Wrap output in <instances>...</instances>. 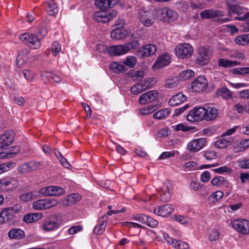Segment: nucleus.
Wrapping results in <instances>:
<instances>
[{
	"mask_svg": "<svg viewBox=\"0 0 249 249\" xmlns=\"http://www.w3.org/2000/svg\"><path fill=\"white\" fill-rule=\"evenodd\" d=\"M95 5L103 11L96 12L93 15L94 19L99 22L107 23L115 18L117 12L112 11L110 13L104 11L117 5L119 0H94Z\"/></svg>",
	"mask_w": 249,
	"mask_h": 249,
	"instance_id": "obj_1",
	"label": "nucleus"
},
{
	"mask_svg": "<svg viewBox=\"0 0 249 249\" xmlns=\"http://www.w3.org/2000/svg\"><path fill=\"white\" fill-rule=\"evenodd\" d=\"M47 33V28H43L39 33L36 34L25 33L20 36V39L34 49H38L41 46L40 38L44 36Z\"/></svg>",
	"mask_w": 249,
	"mask_h": 249,
	"instance_id": "obj_2",
	"label": "nucleus"
},
{
	"mask_svg": "<svg viewBox=\"0 0 249 249\" xmlns=\"http://www.w3.org/2000/svg\"><path fill=\"white\" fill-rule=\"evenodd\" d=\"M21 210V206L19 204L3 209L0 213V224H14L16 220V214L19 213Z\"/></svg>",
	"mask_w": 249,
	"mask_h": 249,
	"instance_id": "obj_3",
	"label": "nucleus"
},
{
	"mask_svg": "<svg viewBox=\"0 0 249 249\" xmlns=\"http://www.w3.org/2000/svg\"><path fill=\"white\" fill-rule=\"evenodd\" d=\"M61 224V216L57 214H53L49 215L44 220L40 228L43 231L49 232L58 229Z\"/></svg>",
	"mask_w": 249,
	"mask_h": 249,
	"instance_id": "obj_4",
	"label": "nucleus"
},
{
	"mask_svg": "<svg viewBox=\"0 0 249 249\" xmlns=\"http://www.w3.org/2000/svg\"><path fill=\"white\" fill-rule=\"evenodd\" d=\"M213 55V51L209 48L202 47L197 51L196 63L200 65H207Z\"/></svg>",
	"mask_w": 249,
	"mask_h": 249,
	"instance_id": "obj_5",
	"label": "nucleus"
},
{
	"mask_svg": "<svg viewBox=\"0 0 249 249\" xmlns=\"http://www.w3.org/2000/svg\"><path fill=\"white\" fill-rule=\"evenodd\" d=\"M174 51L176 55L182 59L189 58L193 55L194 53L193 47L188 43L178 45Z\"/></svg>",
	"mask_w": 249,
	"mask_h": 249,
	"instance_id": "obj_6",
	"label": "nucleus"
},
{
	"mask_svg": "<svg viewBox=\"0 0 249 249\" xmlns=\"http://www.w3.org/2000/svg\"><path fill=\"white\" fill-rule=\"evenodd\" d=\"M58 203V201L54 198L39 199L33 203V208L36 210L48 209L56 206Z\"/></svg>",
	"mask_w": 249,
	"mask_h": 249,
	"instance_id": "obj_7",
	"label": "nucleus"
},
{
	"mask_svg": "<svg viewBox=\"0 0 249 249\" xmlns=\"http://www.w3.org/2000/svg\"><path fill=\"white\" fill-rule=\"evenodd\" d=\"M187 119L190 122H198L205 120L204 107L194 108L188 113Z\"/></svg>",
	"mask_w": 249,
	"mask_h": 249,
	"instance_id": "obj_8",
	"label": "nucleus"
},
{
	"mask_svg": "<svg viewBox=\"0 0 249 249\" xmlns=\"http://www.w3.org/2000/svg\"><path fill=\"white\" fill-rule=\"evenodd\" d=\"M233 229L242 234L249 233V221L246 219H236L231 222Z\"/></svg>",
	"mask_w": 249,
	"mask_h": 249,
	"instance_id": "obj_9",
	"label": "nucleus"
},
{
	"mask_svg": "<svg viewBox=\"0 0 249 249\" xmlns=\"http://www.w3.org/2000/svg\"><path fill=\"white\" fill-rule=\"evenodd\" d=\"M139 18L142 23L147 27L151 26L155 21L153 13L144 9L140 10Z\"/></svg>",
	"mask_w": 249,
	"mask_h": 249,
	"instance_id": "obj_10",
	"label": "nucleus"
},
{
	"mask_svg": "<svg viewBox=\"0 0 249 249\" xmlns=\"http://www.w3.org/2000/svg\"><path fill=\"white\" fill-rule=\"evenodd\" d=\"M156 50L155 45L149 44L139 48L136 51L135 54L138 57L142 58L154 54Z\"/></svg>",
	"mask_w": 249,
	"mask_h": 249,
	"instance_id": "obj_11",
	"label": "nucleus"
},
{
	"mask_svg": "<svg viewBox=\"0 0 249 249\" xmlns=\"http://www.w3.org/2000/svg\"><path fill=\"white\" fill-rule=\"evenodd\" d=\"M159 93L156 90H152L142 94L139 102L142 105H145L155 102L158 98Z\"/></svg>",
	"mask_w": 249,
	"mask_h": 249,
	"instance_id": "obj_12",
	"label": "nucleus"
},
{
	"mask_svg": "<svg viewBox=\"0 0 249 249\" xmlns=\"http://www.w3.org/2000/svg\"><path fill=\"white\" fill-rule=\"evenodd\" d=\"M208 85L207 80L204 76H199L191 84V89L194 92H199L204 90Z\"/></svg>",
	"mask_w": 249,
	"mask_h": 249,
	"instance_id": "obj_13",
	"label": "nucleus"
},
{
	"mask_svg": "<svg viewBox=\"0 0 249 249\" xmlns=\"http://www.w3.org/2000/svg\"><path fill=\"white\" fill-rule=\"evenodd\" d=\"M40 193L45 196H59L64 193V190L62 188L51 186L42 188Z\"/></svg>",
	"mask_w": 249,
	"mask_h": 249,
	"instance_id": "obj_14",
	"label": "nucleus"
},
{
	"mask_svg": "<svg viewBox=\"0 0 249 249\" xmlns=\"http://www.w3.org/2000/svg\"><path fill=\"white\" fill-rule=\"evenodd\" d=\"M124 21V20H121L119 23L116 24L117 28L113 30L110 33L111 38L118 40L124 38L126 36V34L124 30H123Z\"/></svg>",
	"mask_w": 249,
	"mask_h": 249,
	"instance_id": "obj_15",
	"label": "nucleus"
},
{
	"mask_svg": "<svg viewBox=\"0 0 249 249\" xmlns=\"http://www.w3.org/2000/svg\"><path fill=\"white\" fill-rule=\"evenodd\" d=\"M18 184V181L14 178L0 179V191L12 189L17 187Z\"/></svg>",
	"mask_w": 249,
	"mask_h": 249,
	"instance_id": "obj_16",
	"label": "nucleus"
},
{
	"mask_svg": "<svg viewBox=\"0 0 249 249\" xmlns=\"http://www.w3.org/2000/svg\"><path fill=\"white\" fill-rule=\"evenodd\" d=\"M129 50V47L126 45H114L108 47V53L119 56L127 53Z\"/></svg>",
	"mask_w": 249,
	"mask_h": 249,
	"instance_id": "obj_17",
	"label": "nucleus"
},
{
	"mask_svg": "<svg viewBox=\"0 0 249 249\" xmlns=\"http://www.w3.org/2000/svg\"><path fill=\"white\" fill-rule=\"evenodd\" d=\"M171 55L165 53L158 57L153 67L156 69L161 68L168 65L171 62Z\"/></svg>",
	"mask_w": 249,
	"mask_h": 249,
	"instance_id": "obj_18",
	"label": "nucleus"
},
{
	"mask_svg": "<svg viewBox=\"0 0 249 249\" xmlns=\"http://www.w3.org/2000/svg\"><path fill=\"white\" fill-rule=\"evenodd\" d=\"M226 4L229 11V15L231 16L232 14H237L239 16L242 15L246 9L234 3L232 0H227Z\"/></svg>",
	"mask_w": 249,
	"mask_h": 249,
	"instance_id": "obj_19",
	"label": "nucleus"
},
{
	"mask_svg": "<svg viewBox=\"0 0 249 249\" xmlns=\"http://www.w3.org/2000/svg\"><path fill=\"white\" fill-rule=\"evenodd\" d=\"M224 16L222 11L214 9L204 10L200 13V16L202 19H210L218 18Z\"/></svg>",
	"mask_w": 249,
	"mask_h": 249,
	"instance_id": "obj_20",
	"label": "nucleus"
},
{
	"mask_svg": "<svg viewBox=\"0 0 249 249\" xmlns=\"http://www.w3.org/2000/svg\"><path fill=\"white\" fill-rule=\"evenodd\" d=\"M206 143L205 138H199L193 140L188 145L189 150L196 152L200 150Z\"/></svg>",
	"mask_w": 249,
	"mask_h": 249,
	"instance_id": "obj_21",
	"label": "nucleus"
},
{
	"mask_svg": "<svg viewBox=\"0 0 249 249\" xmlns=\"http://www.w3.org/2000/svg\"><path fill=\"white\" fill-rule=\"evenodd\" d=\"M14 140L13 134L9 132H6L0 137V148L7 149Z\"/></svg>",
	"mask_w": 249,
	"mask_h": 249,
	"instance_id": "obj_22",
	"label": "nucleus"
},
{
	"mask_svg": "<svg viewBox=\"0 0 249 249\" xmlns=\"http://www.w3.org/2000/svg\"><path fill=\"white\" fill-rule=\"evenodd\" d=\"M161 14L163 20L166 22H173L176 20L178 17L176 11L167 7L162 9Z\"/></svg>",
	"mask_w": 249,
	"mask_h": 249,
	"instance_id": "obj_23",
	"label": "nucleus"
},
{
	"mask_svg": "<svg viewBox=\"0 0 249 249\" xmlns=\"http://www.w3.org/2000/svg\"><path fill=\"white\" fill-rule=\"evenodd\" d=\"M218 115V109L213 106H208L204 107L205 120L211 121L215 120Z\"/></svg>",
	"mask_w": 249,
	"mask_h": 249,
	"instance_id": "obj_24",
	"label": "nucleus"
},
{
	"mask_svg": "<svg viewBox=\"0 0 249 249\" xmlns=\"http://www.w3.org/2000/svg\"><path fill=\"white\" fill-rule=\"evenodd\" d=\"M173 210L172 206L167 204L155 209L153 213L160 216L166 217L172 213Z\"/></svg>",
	"mask_w": 249,
	"mask_h": 249,
	"instance_id": "obj_25",
	"label": "nucleus"
},
{
	"mask_svg": "<svg viewBox=\"0 0 249 249\" xmlns=\"http://www.w3.org/2000/svg\"><path fill=\"white\" fill-rule=\"evenodd\" d=\"M221 138L215 142V146L219 148H224L231 145L234 140L232 137H227V136H223V135Z\"/></svg>",
	"mask_w": 249,
	"mask_h": 249,
	"instance_id": "obj_26",
	"label": "nucleus"
},
{
	"mask_svg": "<svg viewBox=\"0 0 249 249\" xmlns=\"http://www.w3.org/2000/svg\"><path fill=\"white\" fill-rule=\"evenodd\" d=\"M8 235L10 239L19 240L25 237V233L20 229L14 228L9 231Z\"/></svg>",
	"mask_w": 249,
	"mask_h": 249,
	"instance_id": "obj_27",
	"label": "nucleus"
},
{
	"mask_svg": "<svg viewBox=\"0 0 249 249\" xmlns=\"http://www.w3.org/2000/svg\"><path fill=\"white\" fill-rule=\"evenodd\" d=\"M42 216L43 214L40 213H30L24 215L23 221L26 223H31L38 221Z\"/></svg>",
	"mask_w": 249,
	"mask_h": 249,
	"instance_id": "obj_28",
	"label": "nucleus"
},
{
	"mask_svg": "<svg viewBox=\"0 0 249 249\" xmlns=\"http://www.w3.org/2000/svg\"><path fill=\"white\" fill-rule=\"evenodd\" d=\"M45 4L47 13L50 16H54L58 12L57 5L53 0H47Z\"/></svg>",
	"mask_w": 249,
	"mask_h": 249,
	"instance_id": "obj_29",
	"label": "nucleus"
},
{
	"mask_svg": "<svg viewBox=\"0 0 249 249\" xmlns=\"http://www.w3.org/2000/svg\"><path fill=\"white\" fill-rule=\"evenodd\" d=\"M186 100V97L182 93H178L173 96L169 101L171 106H178Z\"/></svg>",
	"mask_w": 249,
	"mask_h": 249,
	"instance_id": "obj_30",
	"label": "nucleus"
},
{
	"mask_svg": "<svg viewBox=\"0 0 249 249\" xmlns=\"http://www.w3.org/2000/svg\"><path fill=\"white\" fill-rule=\"evenodd\" d=\"M211 183L213 186L219 187H223L228 188L229 187L230 184L228 181L224 177L221 176H217L212 179Z\"/></svg>",
	"mask_w": 249,
	"mask_h": 249,
	"instance_id": "obj_31",
	"label": "nucleus"
},
{
	"mask_svg": "<svg viewBox=\"0 0 249 249\" xmlns=\"http://www.w3.org/2000/svg\"><path fill=\"white\" fill-rule=\"evenodd\" d=\"M218 66L223 68H229L240 65V62L225 58H220L217 61Z\"/></svg>",
	"mask_w": 249,
	"mask_h": 249,
	"instance_id": "obj_32",
	"label": "nucleus"
},
{
	"mask_svg": "<svg viewBox=\"0 0 249 249\" xmlns=\"http://www.w3.org/2000/svg\"><path fill=\"white\" fill-rule=\"evenodd\" d=\"M217 96H221L224 99L229 100L232 98V93L227 88L223 87L218 89L216 92Z\"/></svg>",
	"mask_w": 249,
	"mask_h": 249,
	"instance_id": "obj_33",
	"label": "nucleus"
},
{
	"mask_svg": "<svg viewBox=\"0 0 249 249\" xmlns=\"http://www.w3.org/2000/svg\"><path fill=\"white\" fill-rule=\"evenodd\" d=\"M29 53L28 50L24 49L20 52L17 57V64L18 67H21L26 62L25 55Z\"/></svg>",
	"mask_w": 249,
	"mask_h": 249,
	"instance_id": "obj_34",
	"label": "nucleus"
},
{
	"mask_svg": "<svg viewBox=\"0 0 249 249\" xmlns=\"http://www.w3.org/2000/svg\"><path fill=\"white\" fill-rule=\"evenodd\" d=\"M170 113V110L167 108L160 110L153 114V118L155 119L161 120L166 118Z\"/></svg>",
	"mask_w": 249,
	"mask_h": 249,
	"instance_id": "obj_35",
	"label": "nucleus"
},
{
	"mask_svg": "<svg viewBox=\"0 0 249 249\" xmlns=\"http://www.w3.org/2000/svg\"><path fill=\"white\" fill-rule=\"evenodd\" d=\"M36 192H30L23 194L20 196V199L21 201L27 202L34 199L36 196Z\"/></svg>",
	"mask_w": 249,
	"mask_h": 249,
	"instance_id": "obj_36",
	"label": "nucleus"
},
{
	"mask_svg": "<svg viewBox=\"0 0 249 249\" xmlns=\"http://www.w3.org/2000/svg\"><path fill=\"white\" fill-rule=\"evenodd\" d=\"M110 68L115 72H123L127 70L125 66L118 63L117 62H114L111 63Z\"/></svg>",
	"mask_w": 249,
	"mask_h": 249,
	"instance_id": "obj_37",
	"label": "nucleus"
},
{
	"mask_svg": "<svg viewBox=\"0 0 249 249\" xmlns=\"http://www.w3.org/2000/svg\"><path fill=\"white\" fill-rule=\"evenodd\" d=\"M172 246L175 249H189L188 243L180 240H176Z\"/></svg>",
	"mask_w": 249,
	"mask_h": 249,
	"instance_id": "obj_38",
	"label": "nucleus"
},
{
	"mask_svg": "<svg viewBox=\"0 0 249 249\" xmlns=\"http://www.w3.org/2000/svg\"><path fill=\"white\" fill-rule=\"evenodd\" d=\"M194 75V72L191 70H187L182 71L179 74V79L181 80L189 79Z\"/></svg>",
	"mask_w": 249,
	"mask_h": 249,
	"instance_id": "obj_39",
	"label": "nucleus"
},
{
	"mask_svg": "<svg viewBox=\"0 0 249 249\" xmlns=\"http://www.w3.org/2000/svg\"><path fill=\"white\" fill-rule=\"evenodd\" d=\"M144 91L140 83L138 82L134 84L130 89V92L132 94L138 95Z\"/></svg>",
	"mask_w": 249,
	"mask_h": 249,
	"instance_id": "obj_40",
	"label": "nucleus"
},
{
	"mask_svg": "<svg viewBox=\"0 0 249 249\" xmlns=\"http://www.w3.org/2000/svg\"><path fill=\"white\" fill-rule=\"evenodd\" d=\"M144 76V72L143 71H137L131 72L130 73V77L133 80L140 81L143 78Z\"/></svg>",
	"mask_w": 249,
	"mask_h": 249,
	"instance_id": "obj_41",
	"label": "nucleus"
},
{
	"mask_svg": "<svg viewBox=\"0 0 249 249\" xmlns=\"http://www.w3.org/2000/svg\"><path fill=\"white\" fill-rule=\"evenodd\" d=\"M15 166V163L13 162H9L0 164V174L9 171Z\"/></svg>",
	"mask_w": 249,
	"mask_h": 249,
	"instance_id": "obj_42",
	"label": "nucleus"
},
{
	"mask_svg": "<svg viewBox=\"0 0 249 249\" xmlns=\"http://www.w3.org/2000/svg\"><path fill=\"white\" fill-rule=\"evenodd\" d=\"M137 63V59L133 56L127 57L126 59L124 60V64L128 66L129 68H133Z\"/></svg>",
	"mask_w": 249,
	"mask_h": 249,
	"instance_id": "obj_43",
	"label": "nucleus"
},
{
	"mask_svg": "<svg viewBox=\"0 0 249 249\" xmlns=\"http://www.w3.org/2000/svg\"><path fill=\"white\" fill-rule=\"evenodd\" d=\"M232 72L234 74L245 75L249 74V67H242L234 68L232 70Z\"/></svg>",
	"mask_w": 249,
	"mask_h": 249,
	"instance_id": "obj_44",
	"label": "nucleus"
},
{
	"mask_svg": "<svg viewBox=\"0 0 249 249\" xmlns=\"http://www.w3.org/2000/svg\"><path fill=\"white\" fill-rule=\"evenodd\" d=\"M38 165L39 163L33 161L29 163H25L23 165V167L26 171L30 172L36 170Z\"/></svg>",
	"mask_w": 249,
	"mask_h": 249,
	"instance_id": "obj_45",
	"label": "nucleus"
},
{
	"mask_svg": "<svg viewBox=\"0 0 249 249\" xmlns=\"http://www.w3.org/2000/svg\"><path fill=\"white\" fill-rule=\"evenodd\" d=\"M235 42L240 45H245L248 44V41L246 35L239 36L235 39Z\"/></svg>",
	"mask_w": 249,
	"mask_h": 249,
	"instance_id": "obj_46",
	"label": "nucleus"
},
{
	"mask_svg": "<svg viewBox=\"0 0 249 249\" xmlns=\"http://www.w3.org/2000/svg\"><path fill=\"white\" fill-rule=\"evenodd\" d=\"M81 196L78 194H73L68 196L67 200L69 203H75L81 199Z\"/></svg>",
	"mask_w": 249,
	"mask_h": 249,
	"instance_id": "obj_47",
	"label": "nucleus"
},
{
	"mask_svg": "<svg viewBox=\"0 0 249 249\" xmlns=\"http://www.w3.org/2000/svg\"><path fill=\"white\" fill-rule=\"evenodd\" d=\"M106 227V223L103 221L99 225L94 228V232L97 234H101L104 231Z\"/></svg>",
	"mask_w": 249,
	"mask_h": 249,
	"instance_id": "obj_48",
	"label": "nucleus"
},
{
	"mask_svg": "<svg viewBox=\"0 0 249 249\" xmlns=\"http://www.w3.org/2000/svg\"><path fill=\"white\" fill-rule=\"evenodd\" d=\"M158 223V221L157 220L147 216V220H145V223L144 224L150 227L154 228L157 227Z\"/></svg>",
	"mask_w": 249,
	"mask_h": 249,
	"instance_id": "obj_49",
	"label": "nucleus"
},
{
	"mask_svg": "<svg viewBox=\"0 0 249 249\" xmlns=\"http://www.w3.org/2000/svg\"><path fill=\"white\" fill-rule=\"evenodd\" d=\"M151 82V79L150 78L145 79L144 80L141 81L140 83L144 90L152 88V84Z\"/></svg>",
	"mask_w": 249,
	"mask_h": 249,
	"instance_id": "obj_50",
	"label": "nucleus"
},
{
	"mask_svg": "<svg viewBox=\"0 0 249 249\" xmlns=\"http://www.w3.org/2000/svg\"><path fill=\"white\" fill-rule=\"evenodd\" d=\"M132 218L138 222L144 224L147 219V215L144 214H136L133 216Z\"/></svg>",
	"mask_w": 249,
	"mask_h": 249,
	"instance_id": "obj_51",
	"label": "nucleus"
},
{
	"mask_svg": "<svg viewBox=\"0 0 249 249\" xmlns=\"http://www.w3.org/2000/svg\"><path fill=\"white\" fill-rule=\"evenodd\" d=\"M172 127L174 128L176 131H182L184 132L188 131L191 129L190 127L183 124H179L176 125L172 126Z\"/></svg>",
	"mask_w": 249,
	"mask_h": 249,
	"instance_id": "obj_52",
	"label": "nucleus"
},
{
	"mask_svg": "<svg viewBox=\"0 0 249 249\" xmlns=\"http://www.w3.org/2000/svg\"><path fill=\"white\" fill-rule=\"evenodd\" d=\"M20 151L19 146H13L6 152L8 158H12L17 154Z\"/></svg>",
	"mask_w": 249,
	"mask_h": 249,
	"instance_id": "obj_53",
	"label": "nucleus"
},
{
	"mask_svg": "<svg viewBox=\"0 0 249 249\" xmlns=\"http://www.w3.org/2000/svg\"><path fill=\"white\" fill-rule=\"evenodd\" d=\"M162 192L169 193L172 194L173 193V188L172 185L168 181H166L162 187Z\"/></svg>",
	"mask_w": 249,
	"mask_h": 249,
	"instance_id": "obj_54",
	"label": "nucleus"
},
{
	"mask_svg": "<svg viewBox=\"0 0 249 249\" xmlns=\"http://www.w3.org/2000/svg\"><path fill=\"white\" fill-rule=\"evenodd\" d=\"M153 106H148L143 107L139 110V113L142 115H147L151 113L154 111Z\"/></svg>",
	"mask_w": 249,
	"mask_h": 249,
	"instance_id": "obj_55",
	"label": "nucleus"
},
{
	"mask_svg": "<svg viewBox=\"0 0 249 249\" xmlns=\"http://www.w3.org/2000/svg\"><path fill=\"white\" fill-rule=\"evenodd\" d=\"M224 196L223 192L220 191H217L211 194L210 198L214 199L215 201H217L221 199Z\"/></svg>",
	"mask_w": 249,
	"mask_h": 249,
	"instance_id": "obj_56",
	"label": "nucleus"
},
{
	"mask_svg": "<svg viewBox=\"0 0 249 249\" xmlns=\"http://www.w3.org/2000/svg\"><path fill=\"white\" fill-rule=\"evenodd\" d=\"M52 50L54 56H56L61 50V45L58 42H54L52 46Z\"/></svg>",
	"mask_w": 249,
	"mask_h": 249,
	"instance_id": "obj_57",
	"label": "nucleus"
},
{
	"mask_svg": "<svg viewBox=\"0 0 249 249\" xmlns=\"http://www.w3.org/2000/svg\"><path fill=\"white\" fill-rule=\"evenodd\" d=\"M22 73L25 78L28 81L32 80L35 76L34 73L28 70H24Z\"/></svg>",
	"mask_w": 249,
	"mask_h": 249,
	"instance_id": "obj_58",
	"label": "nucleus"
},
{
	"mask_svg": "<svg viewBox=\"0 0 249 249\" xmlns=\"http://www.w3.org/2000/svg\"><path fill=\"white\" fill-rule=\"evenodd\" d=\"M234 108L239 113H243L244 112H248V106H244L240 104H237L234 106Z\"/></svg>",
	"mask_w": 249,
	"mask_h": 249,
	"instance_id": "obj_59",
	"label": "nucleus"
},
{
	"mask_svg": "<svg viewBox=\"0 0 249 249\" xmlns=\"http://www.w3.org/2000/svg\"><path fill=\"white\" fill-rule=\"evenodd\" d=\"M213 170L216 173L220 174H222L225 172L230 173L231 171V169L230 168L226 166L220 167L216 169H213Z\"/></svg>",
	"mask_w": 249,
	"mask_h": 249,
	"instance_id": "obj_60",
	"label": "nucleus"
},
{
	"mask_svg": "<svg viewBox=\"0 0 249 249\" xmlns=\"http://www.w3.org/2000/svg\"><path fill=\"white\" fill-rule=\"evenodd\" d=\"M216 152L213 150L207 151L204 153V157L207 160H211L215 158Z\"/></svg>",
	"mask_w": 249,
	"mask_h": 249,
	"instance_id": "obj_61",
	"label": "nucleus"
},
{
	"mask_svg": "<svg viewBox=\"0 0 249 249\" xmlns=\"http://www.w3.org/2000/svg\"><path fill=\"white\" fill-rule=\"evenodd\" d=\"M209 238L211 241H217L219 238V233L216 230H213L210 233Z\"/></svg>",
	"mask_w": 249,
	"mask_h": 249,
	"instance_id": "obj_62",
	"label": "nucleus"
},
{
	"mask_svg": "<svg viewBox=\"0 0 249 249\" xmlns=\"http://www.w3.org/2000/svg\"><path fill=\"white\" fill-rule=\"evenodd\" d=\"M171 196L172 194H170V193L162 192V193L160 195V200L162 202H168L171 199Z\"/></svg>",
	"mask_w": 249,
	"mask_h": 249,
	"instance_id": "obj_63",
	"label": "nucleus"
},
{
	"mask_svg": "<svg viewBox=\"0 0 249 249\" xmlns=\"http://www.w3.org/2000/svg\"><path fill=\"white\" fill-rule=\"evenodd\" d=\"M211 178V174L208 171H204L201 175V180L203 182H208Z\"/></svg>",
	"mask_w": 249,
	"mask_h": 249,
	"instance_id": "obj_64",
	"label": "nucleus"
}]
</instances>
